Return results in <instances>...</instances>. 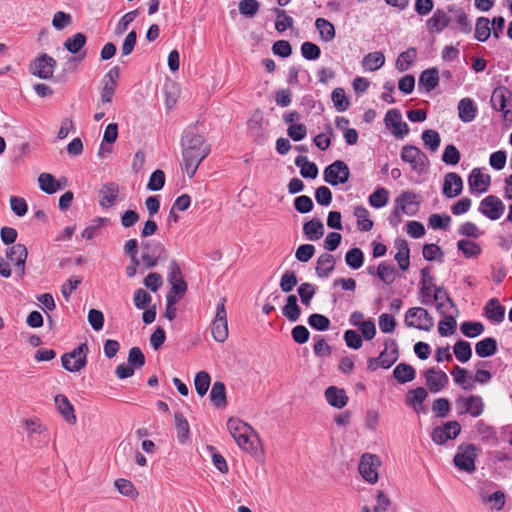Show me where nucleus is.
Listing matches in <instances>:
<instances>
[{
    "label": "nucleus",
    "instance_id": "39448f33",
    "mask_svg": "<svg viewBox=\"0 0 512 512\" xmlns=\"http://www.w3.org/2000/svg\"><path fill=\"white\" fill-rule=\"evenodd\" d=\"M23 424L31 446L40 448L48 445L50 439L48 430L39 419H25Z\"/></svg>",
    "mask_w": 512,
    "mask_h": 512
},
{
    "label": "nucleus",
    "instance_id": "c85d7f7f",
    "mask_svg": "<svg viewBox=\"0 0 512 512\" xmlns=\"http://www.w3.org/2000/svg\"><path fill=\"white\" fill-rule=\"evenodd\" d=\"M484 315L491 322L500 324L505 317V307L500 304L498 299L492 298L484 306Z\"/></svg>",
    "mask_w": 512,
    "mask_h": 512
},
{
    "label": "nucleus",
    "instance_id": "f8f14e48",
    "mask_svg": "<svg viewBox=\"0 0 512 512\" xmlns=\"http://www.w3.org/2000/svg\"><path fill=\"white\" fill-rule=\"evenodd\" d=\"M323 176L325 182L332 186H337L349 180L350 170L344 161L336 160L324 169Z\"/></svg>",
    "mask_w": 512,
    "mask_h": 512
},
{
    "label": "nucleus",
    "instance_id": "a878e982",
    "mask_svg": "<svg viewBox=\"0 0 512 512\" xmlns=\"http://www.w3.org/2000/svg\"><path fill=\"white\" fill-rule=\"evenodd\" d=\"M432 300L436 302V309L441 315H445L449 309L457 311L456 305L444 287L434 289Z\"/></svg>",
    "mask_w": 512,
    "mask_h": 512
},
{
    "label": "nucleus",
    "instance_id": "ddd939ff",
    "mask_svg": "<svg viewBox=\"0 0 512 512\" xmlns=\"http://www.w3.org/2000/svg\"><path fill=\"white\" fill-rule=\"evenodd\" d=\"M478 211L487 219L496 221L504 214L505 205L498 196L488 195L480 201Z\"/></svg>",
    "mask_w": 512,
    "mask_h": 512
},
{
    "label": "nucleus",
    "instance_id": "cd10ccee",
    "mask_svg": "<svg viewBox=\"0 0 512 512\" xmlns=\"http://www.w3.org/2000/svg\"><path fill=\"white\" fill-rule=\"evenodd\" d=\"M119 194V185L115 182L104 184L99 190V205L103 208L112 207Z\"/></svg>",
    "mask_w": 512,
    "mask_h": 512
},
{
    "label": "nucleus",
    "instance_id": "7ed1b4c3",
    "mask_svg": "<svg viewBox=\"0 0 512 512\" xmlns=\"http://www.w3.org/2000/svg\"><path fill=\"white\" fill-rule=\"evenodd\" d=\"M399 358L398 344L394 339H386L384 349L378 357H371L367 360V369L376 371L378 369H389Z\"/></svg>",
    "mask_w": 512,
    "mask_h": 512
},
{
    "label": "nucleus",
    "instance_id": "aec40b11",
    "mask_svg": "<svg viewBox=\"0 0 512 512\" xmlns=\"http://www.w3.org/2000/svg\"><path fill=\"white\" fill-rule=\"evenodd\" d=\"M384 121L396 137L402 138L409 133V127L407 123L402 121V114L398 109L389 110L385 115Z\"/></svg>",
    "mask_w": 512,
    "mask_h": 512
},
{
    "label": "nucleus",
    "instance_id": "ea45409f",
    "mask_svg": "<svg viewBox=\"0 0 512 512\" xmlns=\"http://www.w3.org/2000/svg\"><path fill=\"white\" fill-rule=\"evenodd\" d=\"M439 84V73L436 68L424 70L419 77V85L424 86L427 92L435 89Z\"/></svg>",
    "mask_w": 512,
    "mask_h": 512
},
{
    "label": "nucleus",
    "instance_id": "79ce46f5",
    "mask_svg": "<svg viewBox=\"0 0 512 512\" xmlns=\"http://www.w3.org/2000/svg\"><path fill=\"white\" fill-rule=\"evenodd\" d=\"M475 352L481 358H486L494 355L497 352V341L492 337H487L480 340L475 345Z\"/></svg>",
    "mask_w": 512,
    "mask_h": 512
},
{
    "label": "nucleus",
    "instance_id": "473e14b6",
    "mask_svg": "<svg viewBox=\"0 0 512 512\" xmlns=\"http://www.w3.org/2000/svg\"><path fill=\"white\" fill-rule=\"evenodd\" d=\"M458 115L461 121L469 123L476 118L477 107L470 98H463L458 103Z\"/></svg>",
    "mask_w": 512,
    "mask_h": 512
},
{
    "label": "nucleus",
    "instance_id": "9b49d317",
    "mask_svg": "<svg viewBox=\"0 0 512 512\" xmlns=\"http://www.w3.org/2000/svg\"><path fill=\"white\" fill-rule=\"evenodd\" d=\"M226 299L221 298L216 306V313L212 322V336L217 342H224L228 337L227 313L225 308Z\"/></svg>",
    "mask_w": 512,
    "mask_h": 512
},
{
    "label": "nucleus",
    "instance_id": "0e129e2a",
    "mask_svg": "<svg viewBox=\"0 0 512 512\" xmlns=\"http://www.w3.org/2000/svg\"><path fill=\"white\" fill-rule=\"evenodd\" d=\"M298 284V280L294 271L287 270L280 279L279 287L282 292L289 293Z\"/></svg>",
    "mask_w": 512,
    "mask_h": 512
},
{
    "label": "nucleus",
    "instance_id": "338daca9",
    "mask_svg": "<svg viewBox=\"0 0 512 512\" xmlns=\"http://www.w3.org/2000/svg\"><path fill=\"white\" fill-rule=\"evenodd\" d=\"M444 319L438 324V331L441 336H450L455 332L457 323L453 315H443Z\"/></svg>",
    "mask_w": 512,
    "mask_h": 512
},
{
    "label": "nucleus",
    "instance_id": "6e6552de",
    "mask_svg": "<svg viewBox=\"0 0 512 512\" xmlns=\"http://www.w3.org/2000/svg\"><path fill=\"white\" fill-rule=\"evenodd\" d=\"M404 323L407 327L430 331L434 327V319L422 307H413L406 311Z\"/></svg>",
    "mask_w": 512,
    "mask_h": 512
},
{
    "label": "nucleus",
    "instance_id": "6ab92c4d",
    "mask_svg": "<svg viewBox=\"0 0 512 512\" xmlns=\"http://www.w3.org/2000/svg\"><path fill=\"white\" fill-rule=\"evenodd\" d=\"M461 432V426L457 421H448L442 426L432 430L431 438L437 445H443L447 440L455 439Z\"/></svg>",
    "mask_w": 512,
    "mask_h": 512
},
{
    "label": "nucleus",
    "instance_id": "49530a36",
    "mask_svg": "<svg viewBox=\"0 0 512 512\" xmlns=\"http://www.w3.org/2000/svg\"><path fill=\"white\" fill-rule=\"evenodd\" d=\"M457 248L466 258H477L482 253L481 246L469 239H461L457 242Z\"/></svg>",
    "mask_w": 512,
    "mask_h": 512
},
{
    "label": "nucleus",
    "instance_id": "c756f323",
    "mask_svg": "<svg viewBox=\"0 0 512 512\" xmlns=\"http://www.w3.org/2000/svg\"><path fill=\"white\" fill-rule=\"evenodd\" d=\"M450 24V18L442 9H436L433 15L426 21L430 33H441Z\"/></svg>",
    "mask_w": 512,
    "mask_h": 512
},
{
    "label": "nucleus",
    "instance_id": "f03ea898",
    "mask_svg": "<svg viewBox=\"0 0 512 512\" xmlns=\"http://www.w3.org/2000/svg\"><path fill=\"white\" fill-rule=\"evenodd\" d=\"M227 428L242 450L247 452L254 450L252 437L255 436V434L251 426L238 418H230L227 421Z\"/></svg>",
    "mask_w": 512,
    "mask_h": 512
},
{
    "label": "nucleus",
    "instance_id": "864d4df0",
    "mask_svg": "<svg viewBox=\"0 0 512 512\" xmlns=\"http://www.w3.org/2000/svg\"><path fill=\"white\" fill-rule=\"evenodd\" d=\"M451 375L453 376L454 381L464 390H469L473 388L472 383L469 381V373L465 368L456 365L452 369Z\"/></svg>",
    "mask_w": 512,
    "mask_h": 512
},
{
    "label": "nucleus",
    "instance_id": "774afa93",
    "mask_svg": "<svg viewBox=\"0 0 512 512\" xmlns=\"http://www.w3.org/2000/svg\"><path fill=\"white\" fill-rule=\"evenodd\" d=\"M461 159V154L455 145H447L442 154V161L447 165H457Z\"/></svg>",
    "mask_w": 512,
    "mask_h": 512
},
{
    "label": "nucleus",
    "instance_id": "5fc2aeb1",
    "mask_svg": "<svg viewBox=\"0 0 512 512\" xmlns=\"http://www.w3.org/2000/svg\"><path fill=\"white\" fill-rule=\"evenodd\" d=\"M174 418L178 440L180 443H185L190 433L189 423L181 413H175Z\"/></svg>",
    "mask_w": 512,
    "mask_h": 512
},
{
    "label": "nucleus",
    "instance_id": "603ef678",
    "mask_svg": "<svg viewBox=\"0 0 512 512\" xmlns=\"http://www.w3.org/2000/svg\"><path fill=\"white\" fill-rule=\"evenodd\" d=\"M85 44L86 36L79 32L67 38L63 45L70 53L77 54Z\"/></svg>",
    "mask_w": 512,
    "mask_h": 512
},
{
    "label": "nucleus",
    "instance_id": "a18cd8bd",
    "mask_svg": "<svg viewBox=\"0 0 512 512\" xmlns=\"http://www.w3.org/2000/svg\"><path fill=\"white\" fill-rule=\"evenodd\" d=\"M282 313L290 322H296L299 319L301 310L297 303L296 295L291 294L287 297V302L282 309Z\"/></svg>",
    "mask_w": 512,
    "mask_h": 512
},
{
    "label": "nucleus",
    "instance_id": "b1692460",
    "mask_svg": "<svg viewBox=\"0 0 512 512\" xmlns=\"http://www.w3.org/2000/svg\"><path fill=\"white\" fill-rule=\"evenodd\" d=\"M426 384L433 393L441 391L448 383V376L442 370L430 368L425 373Z\"/></svg>",
    "mask_w": 512,
    "mask_h": 512
},
{
    "label": "nucleus",
    "instance_id": "6e6d98bb",
    "mask_svg": "<svg viewBox=\"0 0 512 512\" xmlns=\"http://www.w3.org/2000/svg\"><path fill=\"white\" fill-rule=\"evenodd\" d=\"M421 139L424 145L429 148L430 151L435 152L441 143L440 135L437 131L427 129L422 132Z\"/></svg>",
    "mask_w": 512,
    "mask_h": 512
},
{
    "label": "nucleus",
    "instance_id": "a19ab883",
    "mask_svg": "<svg viewBox=\"0 0 512 512\" xmlns=\"http://www.w3.org/2000/svg\"><path fill=\"white\" fill-rule=\"evenodd\" d=\"M295 165L300 168V174L304 178L315 179L318 175L317 165L308 161L306 156H297L295 159Z\"/></svg>",
    "mask_w": 512,
    "mask_h": 512
},
{
    "label": "nucleus",
    "instance_id": "4468645a",
    "mask_svg": "<svg viewBox=\"0 0 512 512\" xmlns=\"http://www.w3.org/2000/svg\"><path fill=\"white\" fill-rule=\"evenodd\" d=\"M400 158L402 161L408 163L415 172L422 173L426 169L427 156L416 146H403Z\"/></svg>",
    "mask_w": 512,
    "mask_h": 512
},
{
    "label": "nucleus",
    "instance_id": "69168bd1",
    "mask_svg": "<svg viewBox=\"0 0 512 512\" xmlns=\"http://www.w3.org/2000/svg\"><path fill=\"white\" fill-rule=\"evenodd\" d=\"M428 223L433 229L448 230L451 224V217L447 214H432L428 219Z\"/></svg>",
    "mask_w": 512,
    "mask_h": 512
},
{
    "label": "nucleus",
    "instance_id": "4d7b16f0",
    "mask_svg": "<svg viewBox=\"0 0 512 512\" xmlns=\"http://www.w3.org/2000/svg\"><path fill=\"white\" fill-rule=\"evenodd\" d=\"M454 354L461 363L467 362L472 356V349L469 342L459 340L453 347Z\"/></svg>",
    "mask_w": 512,
    "mask_h": 512
},
{
    "label": "nucleus",
    "instance_id": "37998d69",
    "mask_svg": "<svg viewBox=\"0 0 512 512\" xmlns=\"http://www.w3.org/2000/svg\"><path fill=\"white\" fill-rule=\"evenodd\" d=\"M315 27L319 32L320 38L324 42H331L335 38L334 25L325 18H317Z\"/></svg>",
    "mask_w": 512,
    "mask_h": 512
},
{
    "label": "nucleus",
    "instance_id": "7c9ffc66",
    "mask_svg": "<svg viewBox=\"0 0 512 512\" xmlns=\"http://www.w3.org/2000/svg\"><path fill=\"white\" fill-rule=\"evenodd\" d=\"M55 405L57 410L62 415V417L70 424L76 423V415L74 413V407L69 401V399L63 395L58 394L55 396Z\"/></svg>",
    "mask_w": 512,
    "mask_h": 512
},
{
    "label": "nucleus",
    "instance_id": "13d9d810",
    "mask_svg": "<svg viewBox=\"0 0 512 512\" xmlns=\"http://www.w3.org/2000/svg\"><path fill=\"white\" fill-rule=\"evenodd\" d=\"M461 332L469 338H475L484 332V325L481 322L465 321L460 325Z\"/></svg>",
    "mask_w": 512,
    "mask_h": 512
},
{
    "label": "nucleus",
    "instance_id": "58836bf2",
    "mask_svg": "<svg viewBox=\"0 0 512 512\" xmlns=\"http://www.w3.org/2000/svg\"><path fill=\"white\" fill-rule=\"evenodd\" d=\"M417 58V50L413 47L401 52L396 59V69L400 72L407 71Z\"/></svg>",
    "mask_w": 512,
    "mask_h": 512
},
{
    "label": "nucleus",
    "instance_id": "bf43d9fd",
    "mask_svg": "<svg viewBox=\"0 0 512 512\" xmlns=\"http://www.w3.org/2000/svg\"><path fill=\"white\" fill-rule=\"evenodd\" d=\"M211 377L206 371H200L196 374L194 379L195 390L199 396H204L210 386Z\"/></svg>",
    "mask_w": 512,
    "mask_h": 512
},
{
    "label": "nucleus",
    "instance_id": "052dcab7",
    "mask_svg": "<svg viewBox=\"0 0 512 512\" xmlns=\"http://www.w3.org/2000/svg\"><path fill=\"white\" fill-rule=\"evenodd\" d=\"M346 264L352 269H359L364 262V254L359 248H352L345 255Z\"/></svg>",
    "mask_w": 512,
    "mask_h": 512
},
{
    "label": "nucleus",
    "instance_id": "de8ad7c7",
    "mask_svg": "<svg viewBox=\"0 0 512 512\" xmlns=\"http://www.w3.org/2000/svg\"><path fill=\"white\" fill-rule=\"evenodd\" d=\"M490 21L486 17H478L476 20L474 37L479 42H485L491 35Z\"/></svg>",
    "mask_w": 512,
    "mask_h": 512
},
{
    "label": "nucleus",
    "instance_id": "bb28decb",
    "mask_svg": "<svg viewBox=\"0 0 512 512\" xmlns=\"http://www.w3.org/2000/svg\"><path fill=\"white\" fill-rule=\"evenodd\" d=\"M327 403L337 409L344 408L348 403V396L343 388L329 386L324 393Z\"/></svg>",
    "mask_w": 512,
    "mask_h": 512
},
{
    "label": "nucleus",
    "instance_id": "4be33fe9",
    "mask_svg": "<svg viewBox=\"0 0 512 512\" xmlns=\"http://www.w3.org/2000/svg\"><path fill=\"white\" fill-rule=\"evenodd\" d=\"M463 180L455 172H449L444 176L442 193L447 198H455L462 193Z\"/></svg>",
    "mask_w": 512,
    "mask_h": 512
},
{
    "label": "nucleus",
    "instance_id": "20e7f679",
    "mask_svg": "<svg viewBox=\"0 0 512 512\" xmlns=\"http://www.w3.org/2000/svg\"><path fill=\"white\" fill-rule=\"evenodd\" d=\"M458 415H469L473 418L480 417L485 410V403L480 395H460L455 400Z\"/></svg>",
    "mask_w": 512,
    "mask_h": 512
},
{
    "label": "nucleus",
    "instance_id": "dca6fc26",
    "mask_svg": "<svg viewBox=\"0 0 512 512\" xmlns=\"http://www.w3.org/2000/svg\"><path fill=\"white\" fill-rule=\"evenodd\" d=\"M56 64L53 57L41 54L30 64V72L40 79H49L53 76Z\"/></svg>",
    "mask_w": 512,
    "mask_h": 512
},
{
    "label": "nucleus",
    "instance_id": "f704fd0d",
    "mask_svg": "<svg viewBox=\"0 0 512 512\" xmlns=\"http://www.w3.org/2000/svg\"><path fill=\"white\" fill-rule=\"evenodd\" d=\"M38 183L39 188L47 194H54L63 188L61 183L50 173H41Z\"/></svg>",
    "mask_w": 512,
    "mask_h": 512
},
{
    "label": "nucleus",
    "instance_id": "8fccbe9b",
    "mask_svg": "<svg viewBox=\"0 0 512 512\" xmlns=\"http://www.w3.org/2000/svg\"><path fill=\"white\" fill-rule=\"evenodd\" d=\"M427 395V391L423 387L409 390L405 399L406 404L416 410L418 406L423 404Z\"/></svg>",
    "mask_w": 512,
    "mask_h": 512
},
{
    "label": "nucleus",
    "instance_id": "2f4dec72",
    "mask_svg": "<svg viewBox=\"0 0 512 512\" xmlns=\"http://www.w3.org/2000/svg\"><path fill=\"white\" fill-rule=\"evenodd\" d=\"M395 247L397 248L395 260L397 261L399 268L402 271L408 270L410 266V249L408 242L405 239H397L395 241Z\"/></svg>",
    "mask_w": 512,
    "mask_h": 512
},
{
    "label": "nucleus",
    "instance_id": "423d86ee",
    "mask_svg": "<svg viewBox=\"0 0 512 512\" xmlns=\"http://www.w3.org/2000/svg\"><path fill=\"white\" fill-rule=\"evenodd\" d=\"M141 261L146 268L155 267L159 261L167 258V250L157 240H146L141 243Z\"/></svg>",
    "mask_w": 512,
    "mask_h": 512
},
{
    "label": "nucleus",
    "instance_id": "a211bd4d",
    "mask_svg": "<svg viewBox=\"0 0 512 512\" xmlns=\"http://www.w3.org/2000/svg\"><path fill=\"white\" fill-rule=\"evenodd\" d=\"M491 177L482 172L480 168H473L468 176L469 191L472 195L479 196L489 190Z\"/></svg>",
    "mask_w": 512,
    "mask_h": 512
},
{
    "label": "nucleus",
    "instance_id": "c03bdc74",
    "mask_svg": "<svg viewBox=\"0 0 512 512\" xmlns=\"http://www.w3.org/2000/svg\"><path fill=\"white\" fill-rule=\"evenodd\" d=\"M210 400L217 408H222L226 405V388L224 383L216 381L210 391Z\"/></svg>",
    "mask_w": 512,
    "mask_h": 512
},
{
    "label": "nucleus",
    "instance_id": "393cba45",
    "mask_svg": "<svg viewBox=\"0 0 512 512\" xmlns=\"http://www.w3.org/2000/svg\"><path fill=\"white\" fill-rule=\"evenodd\" d=\"M168 281L171 288H173V292H180V295L186 292L187 284L183 279L181 269L176 260H172L169 264Z\"/></svg>",
    "mask_w": 512,
    "mask_h": 512
},
{
    "label": "nucleus",
    "instance_id": "680f3d73",
    "mask_svg": "<svg viewBox=\"0 0 512 512\" xmlns=\"http://www.w3.org/2000/svg\"><path fill=\"white\" fill-rule=\"evenodd\" d=\"M334 107L338 112H344L349 108V101L345 95V91L342 88H336L331 94Z\"/></svg>",
    "mask_w": 512,
    "mask_h": 512
},
{
    "label": "nucleus",
    "instance_id": "09e8293b",
    "mask_svg": "<svg viewBox=\"0 0 512 512\" xmlns=\"http://www.w3.org/2000/svg\"><path fill=\"white\" fill-rule=\"evenodd\" d=\"M369 204L373 208L380 209L387 205L389 201V192L384 187H377L369 196Z\"/></svg>",
    "mask_w": 512,
    "mask_h": 512
},
{
    "label": "nucleus",
    "instance_id": "2eb2a0df",
    "mask_svg": "<svg viewBox=\"0 0 512 512\" xmlns=\"http://www.w3.org/2000/svg\"><path fill=\"white\" fill-rule=\"evenodd\" d=\"M380 459L377 455L365 453L361 456L358 470L365 481L374 484L378 481L377 468L380 466Z\"/></svg>",
    "mask_w": 512,
    "mask_h": 512
},
{
    "label": "nucleus",
    "instance_id": "c9c22d12",
    "mask_svg": "<svg viewBox=\"0 0 512 512\" xmlns=\"http://www.w3.org/2000/svg\"><path fill=\"white\" fill-rule=\"evenodd\" d=\"M385 64V56L380 51L368 53L362 59V67L365 71H376Z\"/></svg>",
    "mask_w": 512,
    "mask_h": 512
},
{
    "label": "nucleus",
    "instance_id": "3c124183",
    "mask_svg": "<svg viewBox=\"0 0 512 512\" xmlns=\"http://www.w3.org/2000/svg\"><path fill=\"white\" fill-rule=\"evenodd\" d=\"M354 216L357 218V224L361 231H370L373 227V221L369 218V211L363 207L358 206L354 210Z\"/></svg>",
    "mask_w": 512,
    "mask_h": 512
},
{
    "label": "nucleus",
    "instance_id": "412c9836",
    "mask_svg": "<svg viewBox=\"0 0 512 512\" xmlns=\"http://www.w3.org/2000/svg\"><path fill=\"white\" fill-rule=\"evenodd\" d=\"M420 302L424 305H430L432 303V296L434 289L437 288L434 284V278L430 274V269L425 267L421 270V282H420Z\"/></svg>",
    "mask_w": 512,
    "mask_h": 512
},
{
    "label": "nucleus",
    "instance_id": "1a4fd4ad",
    "mask_svg": "<svg viewBox=\"0 0 512 512\" xmlns=\"http://www.w3.org/2000/svg\"><path fill=\"white\" fill-rule=\"evenodd\" d=\"M491 106L494 110L502 113L506 122H512V109L509 108L512 102V92L505 87H497L491 95Z\"/></svg>",
    "mask_w": 512,
    "mask_h": 512
},
{
    "label": "nucleus",
    "instance_id": "0eeeda50",
    "mask_svg": "<svg viewBox=\"0 0 512 512\" xmlns=\"http://www.w3.org/2000/svg\"><path fill=\"white\" fill-rule=\"evenodd\" d=\"M88 352V344L84 342L79 344L72 351L63 354L61 357L63 368L69 372H79L87 364Z\"/></svg>",
    "mask_w": 512,
    "mask_h": 512
},
{
    "label": "nucleus",
    "instance_id": "f257e3e1",
    "mask_svg": "<svg viewBox=\"0 0 512 512\" xmlns=\"http://www.w3.org/2000/svg\"><path fill=\"white\" fill-rule=\"evenodd\" d=\"M181 148L184 169L188 177L192 178L201 162L210 153V146L205 142L204 137L198 133L196 127L190 126L183 132Z\"/></svg>",
    "mask_w": 512,
    "mask_h": 512
},
{
    "label": "nucleus",
    "instance_id": "4c0bfd02",
    "mask_svg": "<svg viewBox=\"0 0 512 512\" xmlns=\"http://www.w3.org/2000/svg\"><path fill=\"white\" fill-rule=\"evenodd\" d=\"M303 232L310 241L319 240L324 234V225L319 219H312L303 225Z\"/></svg>",
    "mask_w": 512,
    "mask_h": 512
},
{
    "label": "nucleus",
    "instance_id": "e433bc0d",
    "mask_svg": "<svg viewBox=\"0 0 512 512\" xmlns=\"http://www.w3.org/2000/svg\"><path fill=\"white\" fill-rule=\"evenodd\" d=\"M393 376L400 384H405L415 379L416 371L407 363H399L393 370Z\"/></svg>",
    "mask_w": 512,
    "mask_h": 512
},
{
    "label": "nucleus",
    "instance_id": "5701e85b",
    "mask_svg": "<svg viewBox=\"0 0 512 512\" xmlns=\"http://www.w3.org/2000/svg\"><path fill=\"white\" fill-rule=\"evenodd\" d=\"M27 255V249L25 245L21 243L12 245L6 251L7 258L14 263L16 270L19 271L21 275H23L25 271Z\"/></svg>",
    "mask_w": 512,
    "mask_h": 512
},
{
    "label": "nucleus",
    "instance_id": "e2e57ef3",
    "mask_svg": "<svg viewBox=\"0 0 512 512\" xmlns=\"http://www.w3.org/2000/svg\"><path fill=\"white\" fill-rule=\"evenodd\" d=\"M377 277L385 284H392L395 280V268L382 262L377 267Z\"/></svg>",
    "mask_w": 512,
    "mask_h": 512
},
{
    "label": "nucleus",
    "instance_id": "f3484780",
    "mask_svg": "<svg viewBox=\"0 0 512 512\" xmlns=\"http://www.w3.org/2000/svg\"><path fill=\"white\" fill-rule=\"evenodd\" d=\"M394 206L404 215L414 216L420 208V197L412 191H403L395 199Z\"/></svg>",
    "mask_w": 512,
    "mask_h": 512
},
{
    "label": "nucleus",
    "instance_id": "72a5a7b5",
    "mask_svg": "<svg viewBox=\"0 0 512 512\" xmlns=\"http://www.w3.org/2000/svg\"><path fill=\"white\" fill-rule=\"evenodd\" d=\"M335 260L329 253L321 254L317 259L316 273L321 278H327L334 270Z\"/></svg>",
    "mask_w": 512,
    "mask_h": 512
},
{
    "label": "nucleus",
    "instance_id": "9d476101",
    "mask_svg": "<svg viewBox=\"0 0 512 512\" xmlns=\"http://www.w3.org/2000/svg\"><path fill=\"white\" fill-rule=\"evenodd\" d=\"M477 447L474 444L460 445L454 456V465L461 471L472 473L475 471Z\"/></svg>",
    "mask_w": 512,
    "mask_h": 512
}]
</instances>
